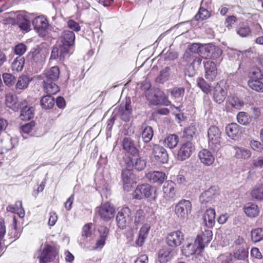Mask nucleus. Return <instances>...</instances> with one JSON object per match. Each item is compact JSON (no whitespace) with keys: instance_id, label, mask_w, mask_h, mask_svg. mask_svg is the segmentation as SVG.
I'll return each instance as SVG.
<instances>
[{"instance_id":"nucleus-2","label":"nucleus","mask_w":263,"mask_h":263,"mask_svg":"<svg viewBox=\"0 0 263 263\" xmlns=\"http://www.w3.org/2000/svg\"><path fill=\"white\" fill-rule=\"evenodd\" d=\"M60 40L62 53H72L71 49L74 45L75 41V34L72 31L68 30H64L61 34Z\"/></svg>"},{"instance_id":"nucleus-62","label":"nucleus","mask_w":263,"mask_h":263,"mask_svg":"<svg viewBox=\"0 0 263 263\" xmlns=\"http://www.w3.org/2000/svg\"><path fill=\"white\" fill-rule=\"evenodd\" d=\"M184 88L183 87L174 88L171 91V95L175 98L182 97L184 95Z\"/></svg>"},{"instance_id":"nucleus-33","label":"nucleus","mask_w":263,"mask_h":263,"mask_svg":"<svg viewBox=\"0 0 263 263\" xmlns=\"http://www.w3.org/2000/svg\"><path fill=\"white\" fill-rule=\"evenodd\" d=\"M53 81L47 82L46 80L43 81L44 90L49 95L55 94L59 91V87Z\"/></svg>"},{"instance_id":"nucleus-21","label":"nucleus","mask_w":263,"mask_h":263,"mask_svg":"<svg viewBox=\"0 0 263 263\" xmlns=\"http://www.w3.org/2000/svg\"><path fill=\"white\" fill-rule=\"evenodd\" d=\"M198 157L204 165L210 166L213 164L215 158L212 153L206 149H203L199 152Z\"/></svg>"},{"instance_id":"nucleus-59","label":"nucleus","mask_w":263,"mask_h":263,"mask_svg":"<svg viewBox=\"0 0 263 263\" xmlns=\"http://www.w3.org/2000/svg\"><path fill=\"white\" fill-rule=\"evenodd\" d=\"M26 50V46L23 43H20L15 46L14 50L16 54L21 57V55L25 53Z\"/></svg>"},{"instance_id":"nucleus-51","label":"nucleus","mask_w":263,"mask_h":263,"mask_svg":"<svg viewBox=\"0 0 263 263\" xmlns=\"http://www.w3.org/2000/svg\"><path fill=\"white\" fill-rule=\"evenodd\" d=\"M210 16V13L205 8L200 7L198 12L195 16V18L197 21L204 20L209 18Z\"/></svg>"},{"instance_id":"nucleus-13","label":"nucleus","mask_w":263,"mask_h":263,"mask_svg":"<svg viewBox=\"0 0 263 263\" xmlns=\"http://www.w3.org/2000/svg\"><path fill=\"white\" fill-rule=\"evenodd\" d=\"M213 234L211 230L205 229L200 235L197 236L195 243H198L200 250H203L204 247L211 241L212 239Z\"/></svg>"},{"instance_id":"nucleus-46","label":"nucleus","mask_w":263,"mask_h":263,"mask_svg":"<svg viewBox=\"0 0 263 263\" xmlns=\"http://www.w3.org/2000/svg\"><path fill=\"white\" fill-rule=\"evenodd\" d=\"M30 81L31 80H30L29 78L26 76L20 77L16 84V88L20 89H24L28 87Z\"/></svg>"},{"instance_id":"nucleus-28","label":"nucleus","mask_w":263,"mask_h":263,"mask_svg":"<svg viewBox=\"0 0 263 263\" xmlns=\"http://www.w3.org/2000/svg\"><path fill=\"white\" fill-rule=\"evenodd\" d=\"M28 57L32 63L41 64L44 62V55L38 48L32 49L29 53Z\"/></svg>"},{"instance_id":"nucleus-42","label":"nucleus","mask_w":263,"mask_h":263,"mask_svg":"<svg viewBox=\"0 0 263 263\" xmlns=\"http://www.w3.org/2000/svg\"><path fill=\"white\" fill-rule=\"evenodd\" d=\"M122 145L123 148L132 154L134 155L137 153V149L135 147L133 141L129 138H125L123 139Z\"/></svg>"},{"instance_id":"nucleus-54","label":"nucleus","mask_w":263,"mask_h":263,"mask_svg":"<svg viewBox=\"0 0 263 263\" xmlns=\"http://www.w3.org/2000/svg\"><path fill=\"white\" fill-rule=\"evenodd\" d=\"M237 33L241 37H246L251 33V29L248 26L242 25L237 30Z\"/></svg>"},{"instance_id":"nucleus-18","label":"nucleus","mask_w":263,"mask_h":263,"mask_svg":"<svg viewBox=\"0 0 263 263\" xmlns=\"http://www.w3.org/2000/svg\"><path fill=\"white\" fill-rule=\"evenodd\" d=\"M122 179L123 183V187L125 190H128V188L136 182V178L133 171L127 168L122 172Z\"/></svg>"},{"instance_id":"nucleus-38","label":"nucleus","mask_w":263,"mask_h":263,"mask_svg":"<svg viewBox=\"0 0 263 263\" xmlns=\"http://www.w3.org/2000/svg\"><path fill=\"white\" fill-rule=\"evenodd\" d=\"M41 105L45 109L52 108L55 103L54 98L51 95L43 97L40 101Z\"/></svg>"},{"instance_id":"nucleus-19","label":"nucleus","mask_w":263,"mask_h":263,"mask_svg":"<svg viewBox=\"0 0 263 263\" xmlns=\"http://www.w3.org/2000/svg\"><path fill=\"white\" fill-rule=\"evenodd\" d=\"M175 254L174 249L168 246L162 247L158 252V260L161 263H166L170 260Z\"/></svg>"},{"instance_id":"nucleus-52","label":"nucleus","mask_w":263,"mask_h":263,"mask_svg":"<svg viewBox=\"0 0 263 263\" xmlns=\"http://www.w3.org/2000/svg\"><path fill=\"white\" fill-rule=\"evenodd\" d=\"M211 46V44H201L199 54L204 58H209L210 56Z\"/></svg>"},{"instance_id":"nucleus-36","label":"nucleus","mask_w":263,"mask_h":263,"mask_svg":"<svg viewBox=\"0 0 263 263\" xmlns=\"http://www.w3.org/2000/svg\"><path fill=\"white\" fill-rule=\"evenodd\" d=\"M61 49V46L60 45L59 47H54L51 51L50 59L55 60L59 58L61 61H64L67 57L70 54V53L63 54Z\"/></svg>"},{"instance_id":"nucleus-31","label":"nucleus","mask_w":263,"mask_h":263,"mask_svg":"<svg viewBox=\"0 0 263 263\" xmlns=\"http://www.w3.org/2000/svg\"><path fill=\"white\" fill-rule=\"evenodd\" d=\"M235 157L237 159L241 160L249 159L252 155L251 152L248 149L241 147H234Z\"/></svg>"},{"instance_id":"nucleus-5","label":"nucleus","mask_w":263,"mask_h":263,"mask_svg":"<svg viewBox=\"0 0 263 263\" xmlns=\"http://www.w3.org/2000/svg\"><path fill=\"white\" fill-rule=\"evenodd\" d=\"M192 207L191 202L189 200H181L175 205V214L179 219L184 220L187 218L191 213Z\"/></svg>"},{"instance_id":"nucleus-40","label":"nucleus","mask_w":263,"mask_h":263,"mask_svg":"<svg viewBox=\"0 0 263 263\" xmlns=\"http://www.w3.org/2000/svg\"><path fill=\"white\" fill-rule=\"evenodd\" d=\"M226 131L229 137L234 139L239 133V126L236 123H231L226 127Z\"/></svg>"},{"instance_id":"nucleus-45","label":"nucleus","mask_w":263,"mask_h":263,"mask_svg":"<svg viewBox=\"0 0 263 263\" xmlns=\"http://www.w3.org/2000/svg\"><path fill=\"white\" fill-rule=\"evenodd\" d=\"M251 239L254 242L263 240V229L256 228L252 230L251 232Z\"/></svg>"},{"instance_id":"nucleus-61","label":"nucleus","mask_w":263,"mask_h":263,"mask_svg":"<svg viewBox=\"0 0 263 263\" xmlns=\"http://www.w3.org/2000/svg\"><path fill=\"white\" fill-rule=\"evenodd\" d=\"M106 239L103 237L99 236L96 241L95 246H93L91 248L92 250H101L104 246L105 244Z\"/></svg>"},{"instance_id":"nucleus-8","label":"nucleus","mask_w":263,"mask_h":263,"mask_svg":"<svg viewBox=\"0 0 263 263\" xmlns=\"http://www.w3.org/2000/svg\"><path fill=\"white\" fill-rule=\"evenodd\" d=\"M132 211L128 207H123L118 212L116 221L118 227L123 229L131 220Z\"/></svg>"},{"instance_id":"nucleus-57","label":"nucleus","mask_w":263,"mask_h":263,"mask_svg":"<svg viewBox=\"0 0 263 263\" xmlns=\"http://www.w3.org/2000/svg\"><path fill=\"white\" fill-rule=\"evenodd\" d=\"M92 224L91 223L85 224L82 230V236L84 238L90 237L91 235V228Z\"/></svg>"},{"instance_id":"nucleus-12","label":"nucleus","mask_w":263,"mask_h":263,"mask_svg":"<svg viewBox=\"0 0 263 263\" xmlns=\"http://www.w3.org/2000/svg\"><path fill=\"white\" fill-rule=\"evenodd\" d=\"M184 240V235L180 231H174L168 234L166 238L167 245L171 247L180 246Z\"/></svg>"},{"instance_id":"nucleus-23","label":"nucleus","mask_w":263,"mask_h":263,"mask_svg":"<svg viewBox=\"0 0 263 263\" xmlns=\"http://www.w3.org/2000/svg\"><path fill=\"white\" fill-rule=\"evenodd\" d=\"M227 95V90L217 84L214 88L213 99L218 103H221L226 99Z\"/></svg>"},{"instance_id":"nucleus-55","label":"nucleus","mask_w":263,"mask_h":263,"mask_svg":"<svg viewBox=\"0 0 263 263\" xmlns=\"http://www.w3.org/2000/svg\"><path fill=\"white\" fill-rule=\"evenodd\" d=\"M145 213L143 210L139 209L136 212L135 216V222L136 223H142L144 220Z\"/></svg>"},{"instance_id":"nucleus-24","label":"nucleus","mask_w":263,"mask_h":263,"mask_svg":"<svg viewBox=\"0 0 263 263\" xmlns=\"http://www.w3.org/2000/svg\"><path fill=\"white\" fill-rule=\"evenodd\" d=\"M203 221L208 228H212L215 222V211L214 209L209 208L204 213L203 216Z\"/></svg>"},{"instance_id":"nucleus-15","label":"nucleus","mask_w":263,"mask_h":263,"mask_svg":"<svg viewBox=\"0 0 263 263\" xmlns=\"http://www.w3.org/2000/svg\"><path fill=\"white\" fill-rule=\"evenodd\" d=\"M194 148L191 142H187L182 144L177 153V159L183 161L189 158Z\"/></svg>"},{"instance_id":"nucleus-29","label":"nucleus","mask_w":263,"mask_h":263,"mask_svg":"<svg viewBox=\"0 0 263 263\" xmlns=\"http://www.w3.org/2000/svg\"><path fill=\"white\" fill-rule=\"evenodd\" d=\"M26 104L22 105L20 109H21L20 118L21 120L28 121L32 119L34 116V109L32 107H28Z\"/></svg>"},{"instance_id":"nucleus-25","label":"nucleus","mask_w":263,"mask_h":263,"mask_svg":"<svg viewBox=\"0 0 263 263\" xmlns=\"http://www.w3.org/2000/svg\"><path fill=\"white\" fill-rule=\"evenodd\" d=\"M149 229L150 226L148 224H145L141 228L135 241L137 246L141 247L143 245L148 235Z\"/></svg>"},{"instance_id":"nucleus-9","label":"nucleus","mask_w":263,"mask_h":263,"mask_svg":"<svg viewBox=\"0 0 263 263\" xmlns=\"http://www.w3.org/2000/svg\"><path fill=\"white\" fill-rule=\"evenodd\" d=\"M36 255L39 258L41 263H47L50 261L55 256L53 248L49 245H46L42 251L38 252Z\"/></svg>"},{"instance_id":"nucleus-60","label":"nucleus","mask_w":263,"mask_h":263,"mask_svg":"<svg viewBox=\"0 0 263 263\" xmlns=\"http://www.w3.org/2000/svg\"><path fill=\"white\" fill-rule=\"evenodd\" d=\"M250 79H261L262 73L261 70L257 68H253L250 72Z\"/></svg>"},{"instance_id":"nucleus-26","label":"nucleus","mask_w":263,"mask_h":263,"mask_svg":"<svg viewBox=\"0 0 263 263\" xmlns=\"http://www.w3.org/2000/svg\"><path fill=\"white\" fill-rule=\"evenodd\" d=\"M127 167L130 168L131 166L134 167L136 170L140 171L143 170L146 166V161L141 158H135L134 159H128L126 160Z\"/></svg>"},{"instance_id":"nucleus-32","label":"nucleus","mask_w":263,"mask_h":263,"mask_svg":"<svg viewBox=\"0 0 263 263\" xmlns=\"http://www.w3.org/2000/svg\"><path fill=\"white\" fill-rule=\"evenodd\" d=\"M244 212L248 217H255L258 215L259 211L257 204L248 203L245 205Z\"/></svg>"},{"instance_id":"nucleus-56","label":"nucleus","mask_w":263,"mask_h":263,"mask_svg":"<svg viewBox=\"0 0 263 263\" xmlns=\"http://www.w3.org/2000/svg\"><path fill=\"white\" fill-rule=\"evenodd\" d=\"M250 145L252 149L259 152H263V143L261 144L260 142L256 140H251L250 142Z\"/></svg>"},{"instance_id":"nucleus-39","label":"nucleus","mask_w":263,"mask_h":263,"mask_svg":"<svg viewBox=\"0 0 263 263\" xmlns=\"http://www.w3.org/2000/svg\"><path fill=\"white\" fill-rule=\"evenodd\" d=\"M164 142L165 146L170 148H174L179 142V138L175 134H171L165 138Z\"/></svg>"},{"instance_id":"nucleus-49","label":"nucleus","mask_w":263,"mask_h":263,"mask_svg":"<svg viewBox=\"0 0 263 263\" xmlns=\"http://www.w3.org/2000/svg\"><path fill=\"white\" fill-rule=\"evenodd\" d=\"M237 119L238 123L242 125H247L251 121L250 116L245 112H240L237 116Z\"/></svg>"},{"instance_id":"nucleus-63","label":"nucleus","mask_w":263,"mask_h":263,"mask_svg":"<svg viewBox=\"0 0 263 263\" xmlns=\"http://www.w3.org/2000/svg\"><path fill=\"white\" fill-rule=\"evenodd\" d=\"M251 165L252 168H262L263 167V157H259L253 159Z\"/></svg>"},{"instance_id":"nucleus-1","label":"nucleus","mask_w":263,"mask_h":263,"mask_svg":"<svg viewBox=\"0 0 263 263\" xmlns=\"http://www.w3.org/2000/svg\"><path fill=\"white\" fill-rule=\"evenodd\" d=\"M144 89H146L145 91V96L150 102L155 105L163 104L165 106H168L171 104V102L167 99V98L164 93L159 89L155 90L150 89V85L146 84Z\"/></svg>"},{"instance_id":"nucleus-10","label":"nucleus","mask_w":263,"mask_h":263,"mask_svg":"<svg viewBox=\"0 0 263 263\" xmlns=\"http://www.w3.org/2000/svg\"><path fill=\"white\" fill-rule=\"evenodd\" d=\"M98 211L102 218L108 220L114 217L115 209L110 203L106 202L101 205Z\"/></svg>"},{"instance_id":"nucleus-14","label":"nucleus","mask_w":263,"mask_h":263,"mask_svg":"<svg viewBox=\"0 0 263 263\" xmlns=\"http://www.w3.org/2000/svg\"><path fill=\"white\" fill-rule=\"evenodd\" d=\"M5 102L7 107L15 111H18L22 105L26 104V101H18L16 96L11 93L6 95Z\"/></svg>"},{"instance_id":"nucleus-64","label":"nucleus","mask_w":263,"mask_h":263,"mask_svg":"<svg viewBox=\"0 0 263 263\" xmlns=\"http://www.w3.org/2000/svg\"><path fill=\"white\" fill-rule=\"evenodd\" d=\"M196 129L194 126H191L184 129L185 136L187 138H192L195 135Z\"/></svg>"},{"instance_id":"nucleus-35","label":"nucleus","mask_w":263,"mask_h":263,"mask_svg":"<svg viewBox=\"0 0 263 263\" xmlns=\"http://www.w3.org/2000/svg\"><path fill=\"white\" fill-rule=\"evenodd\" d=\"M199 250L200 252L202 250L198 247V243H188L185 247H184L182 249V253L186 256H190L194 254L196 251Z\"/></svg>"},{"instance_id":"nucleus-53","label":"nucleus","mask_w":263,"mask_h":263,"mask_svg":"<svg viewBox=\"0 0 263 263\" xmlns=\"http://www.w3.org/2000/svg\"><path fill=\"white\" fill-rule=\"evenodd\" d=\"M222 53V51L219 47L215 46L212 44L210 50V56H209V58L213 59H217L221 56Z\"/></svg>"},{"instance_id":"nucleus-43","label":"nucleus","mask_w":263,"mask_h":263,"mask_svg":"<svg viewBox=\"0 0 263 263\" xmlns=\"http://www.w3.org/2000/svg\"><path fill=\"white\" fill-rule=\"evenodd\" d=\"M248 84L252 89L257 92H263V83L260 79H250Z\"/></svg>"},{"instance_id":"nucleus-17","label":"nucleus","mask_w":263,"mask_h":263,"mask_svg":"<svg viewBox=\"0 0 263 263\" xmlns=\"http://www.w3.org/2000/svg\"><path fill=\"white\" fill-rule=\"evenodd\" d=\"M175 183L172 181H168L164 183L163 186V197L166 201H171L175 198L176 192L175 190Z\"/></svg>"},{"instance_id":"nucleus-47","label":"nucleus","mask_w":263,"mask_h":263,"mask_svg":"<svg viewBox=\"0 0 263 263\" xmlns=\"http://www.w3.org/2000/svg\"><path fill=\"white\" fill-rule=\"evenodd\" d=\"M197 84L198 86L204 93L208 94L211 91V86L204 80L203 78H198L197 79Z\"/></svg>"},{"instance_id":"nucleus-27","label":"nucleus","mask_w":263,"mask_h":263,"mask_svg":"<svg viewBox=\"0 0 263 263\" xmlns=\"http://www.w3.org/2000/svg\"><path fill=\"white\" fill-rule=\"evenodd\" d=\"M141 129V136L144 142L148 143L151 141L154 136V132L152 127L145 124H142Z\"/></svg>"},{"instance_id":"nucleus-20","label":"nucleus","mask_w":263,"mask_h":263,"mask_svg":"<svg viewBox=\"0 0 263 263\" xmlns=\"http://www.w3.org/2000/svg\"><path fill=\"white\" fill-rule=\"evenodd\" d=\"M117 111V114L122 120L126 122L129 120L132 114V107L129 103L126 101L125 104H121Z\"/></svg>"},{"instance_id":"nucleus-11","label":"nucleus","mask_w":263,"mask_h":263,"mask_svg":"<svg viewBox=\"0 0 263 263\" xmlns=\"http://www.w3.org/2000/svg\"><path fill=\"white\" fill-rule=\"evenodd\" d=\"M152 154L155 160L160 163H165L168 160V155L166 149L159 145H154Z\"/></svg>"},{"instance_id":"nucleus-44","label":"nucleus","mask_w":263,"mask_h":263,"mask_svg":"<svg viewBox=\"0 0 263 263\" xmlns=\"http://www.w3.org/2000/svg\"><path fill=\"white\" fill-rule=\"evenodd\" d=\"M19 28L26 32L30 30V21L25 18L23 15H18L17 17Z\"/></svg>"},{"instance_id":"nucleus-58","label":"nucleus","mask_w":263,"mask_h":263,"mask_svg":"<svg viewBox=\"0 0 263 263\" xmlns=\"http://www.w3.org/2000/svg\"><path fill=\"white\" fill-rule=\"evenodd\" d=\"M4 83L7 86H11L14 83L15 77L11 74L5 73L3 75Z\"/></svg>"},{"instance_id":"nucleus-30","label":"nucleus","mask_w":263,"mask_h":263,"mask_svg":"<svg viewBox=\"0 0 263 263\" xmlns=\"http://www.w3.org/2000/svg\"><path fill=\"white\" fill-rule=\"evenodd\" d=\"M60 75V69L58 66H53L49 69L47 70L45 72V78L44 80L46 82L48 81H55L58 80Z\"/></svg>"},{"instance_id":"nucleus-4","label":"nucleus","mask_w":263,"mask_h":263,"mask_svg":"<svg viewBox=\"0 0 263 263\" xmlns=\"http://www.w3.org/2000/svg\"><path fill=\"white\" fill-rule=\"evenodd\" d=\"M222 133L216 126H211L208 131L209 145L213 150L220 148L222 140Z\"/></svg>"},{"instance_id":"nucleus-50","label":"nucleus","mask_w":263,"mask_h":263,"mask_svg":"<svg viewBox=\"0 0 263 263\" xmlns=\"http://www.w3.org/2000/svg\"><path fill=\"white\" fill-rule=\"evenodd\" d=\"M234 256L238 260H245L248 256V251L244 248L240 247L234 252Z\"/></svg>"},{"instance_id":"nucleus-3","label":"nucleus","mask_w":263,"mask_h":263,"mask_svg":"<svg viewBox=\"0 0 263 263\" xmlns=\"http://www.w3.org/2000/svg\"><path fill=\"white\" fill-rule=\"evenodd\" d=\"M156 190L148 184H143L137 186L133 193V197L136 199L152 198L154 200L156 198Z\"/></svg>"},{"instance_id":"nucleus-22","label":"nucleus","mask_w":263,"mask_h":263,"mask_svg":"<svg viewBox=\"0 0 263 263\" xmlns=\"http://www.w3.org/2000/svg\"><path fill=\"white\" fill-rule=\"evenodd\" d=\"M146 178L152 183H162L166 179L165 173L159 171H153L146 174Z\"/></svg>"},{"instance_id":"nucleus-37","label":"nucleus","mask_w":263,"mask_h":263,"mask_svg":"<svg viewBox=\"0 0 263 263\" xmlns=\"http://www.w3.org/2000/svg\"><path fill=\"white\" fill-rule=\"evenodd\" d=\"M17 144V140L16 139L8 137V138L5 140L2 148L0 149V154H3L4 151L7 152L11 149L16 145Z\"/></svg>"},{"instance_id":"nucleus-6","label":"nucleus","mask_w":263,"mask_h":263,"mask_svg":"<svg viewBox=\"0 0 263 263\" xmlns=\"http://www.w3.org/2000/svg\"><path fill=\"white\" fill-rule=\"evenodd\" d=\"M219 195L217 187L214 186L202 192L200 196V201L201 204H213L216 201V199Z\"/></svg>"},{"instance_id":"nucleus-48","label":"nucleus","mask_w":263,"mask_h":263,"mask_svg":"<svg viewBox=\"0 0 263 263\" xmlns=\"http://www.w3.org/2000/svg\"><path fill=\"white\" fill-rule=\"evenodd\" d=\"M170 68L169 67H165L162 70L156 79V81L159 83H163L167 81L170 76Z\"/></svg>"},{"instance_id":"nucleus-16","label":"nucleus","mask_w":263,"mask_h":263,"mask_svg":"<svg viewBox=\"0 0 263 263\" xmlns=\"http://www.w3.org/2000/svg\"><path fill=\"white\" fill-rule=\"evenodd\" d=\"M205 78L209 81H213L217 75L216 64L211 61H207L204 63Z\"/></svg>"},{"instance_id":"nucleus-34","label":"nucleus","mask_w":263,"mask_h":263,"mask_svg":"<svg viewBox=\"0 0 263 263\" xmlns=\"http://www.w3.org/2000/svg\"><path fill=\"white\" fill-rule=\"evenodd\" d=\"M251 196L254 199L263 200V184L258 183L255 185L251 192Z\"/></svg>"},{"instance_id":"nucleus-7","label":"nucleus","mask_w":263,"mask_h":263,"mask_svg":"<svg viewBox=\"0 0 263 263\" xmlns=\"http://www.w3.org/2000/svg\"><path fill=\"white\" fill-rule=\"evenodd\" d=\"M34 29L40 36H45L48 32L49 26L48 21L44 16H39L32 21Z\"/></svg>"},{"instance_id":"nucleus-41","label":"nucleus","mask_w":263,"mask_h":263,"mask_svg":"<svg viewBox=\"0 0 263 263\" xmlns=\"http://www.w3.org/2000/svg\"><path fill=\"white\" fill-rule=\"evenodd\" d=\"M25 63L24 57L19 56L17 57L11 64L12 70L14 71H21L23 70Z\"/></svg>"}]
</instances>
